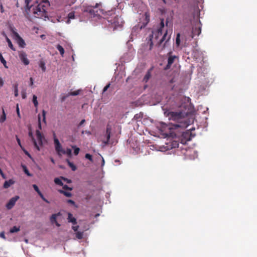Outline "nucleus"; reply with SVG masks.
<instances>
[{"instance_id":"f257e3e1","label":"nucleus","mask_w":257,"mask_h":257,"mask_svg":"<svg viewBox=\"0 0 257 257\" xmlns=\"http://www.w3.org/2000/svg\"><path fill=\"white\" fill-rule=\"evenodd\" d=\"M168 116L170 120L174 121L171 122L172 128H181L184 129L189 124L186 118L183 116L182 112L171 111L169 112Z\"/></svg>"},{"instance_id":"f704fd0d","label":"nucleus","mask_w":257,"mask_h":257,"mask_svg":"<svg viewBox=\"0 0 257 257\" xmlns=\"http://www.w3.org/2000/svg\"><path fill=\"white\" fill-rule=\"evenodd\" d=\"M7 42H8V45H9V47L13 50L15 51V48L13 46V45L12 44V42L11 41V40L7 38Z\"/></svg>"},{"instance_id":"de8ad7c7","label":"nucleus","mask_w":257,"mask_h":257,"mask_svg":"<svg viewBox=\"0 0 257 257\" xmlns=\"http://www.w3.org/2000/svg\"><path fill=\"white\" fill-rule=\"evenodd\" d=\"M110 83L107 84L103 88V93L105 92L110 87Z\"/></svg>"},{"instance_id":"5701e85b","label":"nucleus","mask_w":257,"mask_h":257,"mask_svg":"<svg viewBox=\"0 0 257 257\" xmlns=\"http://www.w3.org/2000/svg\"><path fill=\"white\" fill-rule=\"evenodd\" d=\"M58 191L60 193L64 194L66 197H70L72 196V193L70 192H67L63 190H59Z\"/></svg>"},{"instance_id":"c85d7f7f","label":"nucleus","mask_w":257,"mask_h":257,"mask_svg":"<svg viewBox=\"0 0 257 257\" xmlns=\"http://www.w3.org/2000/svg\"><path fill=\"white\" fill-rule=\"evenodd\" d=\"M33 102L34 104V106L36 107H37L38 106V102L37 101V96L35 95H34L33 96Z\"/></svg>"},{"instance_id":"ddd939ff","label":"nucleus","mask_w":257,"mask_h":257,"mask_svg":"<svg viewBox=\"0 0 257 257\" xmlns=\"http://www.w3.org/2000/svg\"><path fill=\"white\" fill-rule=\"evenodd\" d=\"M144 16V22H143L142 23H140L138 25V27L140 29L144 28L150 21V15L147 13H146Z\"/></svg>"},{"instance_id":"473e14b6","label":"nucleus","mask_w":257,"mask_h":257,"mask_svg":"<svg viewBox=\"0 0 257 257\" xmlns=\"http://www.w3.org/2000/svg\"><path fill=\"white\" fill-rule=\"evenodd\" d=\"M72 148L74 149V154L75 155H77L80 151V149L76 147L75 146H73Z\"/></svg>"},{"instance_id":"7ed1b4c3","label":"nucleus","mask_w":257,"mask_h":257,"mask_svg":"<svg viewBox=\"0 0 257 257\" xmlns=\"http://www.w3.org/2000/svg\"><path fill=\"white\" fill-rule=\"evenodd\" d=\"M171 38V35H168V31H166L163 37L161 38V39L158 42L157 45L158 46H161L162 45V49L165 48L166 46L167 45L168 42L169 41Z\"/></svg>"},{"instance_id":"052dcab7","label":"nucleus","mask_w":257,"mask_h":257,"mask_svg":"<svg viewBox=\"0 0 257 257\" xmlns=\"http://www.w3.org/2000/svg\"><path fill=\"white\" fill-rule=\"evenodd\" d=\"M30 1H31V0H25V3H26L27 6L29 5Z\"/></svg>"},{"instance_id":"680f3d73","label":"nucleus","mask_w":257,"mask_h":257,"mask_svg":"<svg viewBox=\"0 0 257 257\" xmlns=\"http://www.w3.org/2000/svg\"><path fill=\"white\" fill-rule=\"evenodd\" d=\"M150 41H151V43H150V49H151L152 48V46H153V42L152 41V39L151 38L150 39Z\"/></svg>"},{"instance_id":"bf43d9fd","label":"nucleus","mask_w":257,"mask_h":257,"mask_svg":"<svg viewBox=\"0 0 257 257\" xmlns=\"http://www.w3.org/2000/svg\"><path fill=\"white\" fill-rule=\"evenodd\" d=\"M0 236H1L2 238H6L5 235V232H1V233H0Z\"/></svg>"},{"instance_id":"aec40b11","label":"nucleus","mask_w":257,"mask_h":257,"mask_svg":"<svg viewBox=\"0 0 257 257\" xmlns=\"http://www.w3.org/2000/svg\"><path fill=\"white\" fill-rule=\"evenodd\" d=\"M14 183V181L12 180H9L8 181H6L4 184V187L5 188H9L11 185Z\"/></svg>"},{"instance_id":"4be33fe9","label":"nucleus","mask_w":257,"mask_h":257,"mask_svg":"<svg viewBox=\"0 0 257 257\" xmlns=\"http://www.w3.org/2000/svg\"><path fill=\"white\" fill-rule=\"evenodd\" d=\"M80 91L79 90H77L76 91L70 92L68 93V94H66V97H69L71 95H72V96L78 95V94H79Z\"/></svg>"},{"instance_id":"4c0bfd02","label":"nucleus","mask_w":257,"mask_h":257,"mask_svg":"<svg viewBox=\"0 0 257 257\" xmlns=\"http://www.w3.org/2000/svg\"><path fill=\"white\" fill-rule=\"evenodd\" d=\"M23 167L24 171L25 173L28 176H32V175L30 173L29 171H28V170L27 169V167L25 166H23Z\"/></svg>"},{"instance_id":"6e6d98bb","label":"nucleus","mask_w":257,"mask_h":257,"mask_svg":"<svg viewBox=\"0 0 257 257\" xmlns=\"http://www.w3.org/2000/svg\"><path fill=\"white\" fill-rule=\"evenodd\" d=\"M78 228H79V226L78 225L72 226V229L74 230V231H77Z\"/></svg>"},{"instance_id":"69168bd1","label":"nucleus","mask_w":257,"mask_h":257,"mask_svg":"<svg viewBox=\"0 0 257 257\" xmlns=\"http://www.w3.org/2000/svg\"><path fill=\"white\" fill-rule=\"evenodd\" d=\"M51 161L53 163L55 164V161L53 158H50Z\"/></svg>"},{"instance_id":"2f4dec72","label":"nucleus","mask_w":257,"mask_h":257,"mask_svg":"<svg viewBox=\"0 0 257 257\" xmlns=\"http://www.w3.org/2000/svg\"><path fill=\"white\" fill-rule=\"evenodd\" d=\"M20 227H17V226H15L13 227L10 229V232L11 233L17 232L20 231Z\"/></svg>"},{"instance_id":"c756f323","label":"nucleus","mask_w":257,"mask_h":257,"mask_svg":"<svg viewBox=\"0 0 257 257\" xmlns=\"http://www.w3.org/2000/svg\"><path fill=\"white\" fill-rule=\"evenodd\" d=\"M39 66L41 68L42 71L43 72H45L46 71V67H45V63L44 61H41L39 64Z\"/></svg>"},{"instance_id":"3c124183","label":"nucleus","mask_w":257,"mask_h":257,"mask_svg":"<svg viewBox=\"0 0 257 257\" xmlns=\"http://www.w3.org/2000/svg\"><path fill=\"white\" fill-rule=\"evenodd\" d=\"M67 202L68 203H70V204H72V205H75V202H74L73 200H71V199H69V200H68L67 201Z\"/></svg>"},{"instance_id":"b1692460","label":"nucleus","mask_w":257,"mask_h":257,"mask_svg":"<svg viewBox=\"0 0 257 257\" xmlns=\"http://www.w3.org/2000/svg\"><path fill=\"white\" fill-rule=\"evenodd\" d=\"M3 114L0 117V122H4L6 119V114L4 108L2 109Z\"/></svg>"},{"instance_id":"c9c22d12","label":"nucleus","mask_w":257,"mask_h":257,"mask_svg":"<svg viewBox=\"0 0 257 257\" xmlns=\"http://www.w3.org/2000/svg\"><path fill=\"white\" fill-rule=\"evenodd\" d=\"M68 19H73L75 18V13L74 12H70L68 14ZM69 20L68 21V23H69Z\"/></svg>"},{"instance_id":"e2e57ef3","label":"nucleus","mask_w":257,"mask_h":257,"mask_svg":"<svg viewBox=\"0 0 257 257\" xmlns=\"http://www.w3.org/2000/svg\"><path fill=\"white\" fill-rule=\"evenodd\" d=\"M14 90H16V89H18V84H15L14 85Z\"/></svg>"},{"instance_id":"0eeeda50","label":"nucleus","mask_w":257,"mask_h":257,"mask_svg":"<svg viewBox=\"0 0 257 257\" xmlns=\"http://www.w3.org/2000/svg\"><path fill=\"white\" fill-rule=\"evenodd\" d=\"M168 60L167 64L165 68V70L169 69L171 68L172 64L175 62L176 59H178V57L172 55V52L170 51L167 54Z\"/></svg>"},{"instance_id":"e433bc0d","label":"nucleus","mask_w":257,"mask_h":257,"mask_svg":"<svg viewBox=\"0 0 257 257\" xmlns=\"http://www.w3.org/2000/svg\"><path fill=\"white\" fill-rule=\"evenodd\" d=\"M83 232H77L76 233V236L78 239H81L83 238Z\"/></svg>"},{"instance_id":"bb28decb","label":"nucleus","mask_w":257,"mask_h":257,"mask_svg":"<svg viewBox=\"0 0 257 257\" xmlns=\"http://www.w3.org/2000/svg\"><path fill=\"white\" fill-rule=\"evenodd\" d=\"M0 60H1V62H2V63L3 64L4 67L6 68H8V67L7 65V62L5 60V59L4 58V57H3V55H2V54H1V53H0Z\"/></svg>"},{"instance_id":"423d86ee","label":"nucleus","mask_w":257,"mask_h":257,"mask_svg":"<svg viewBox=\"0 0 257 257\" xmlns=\"http://www.w3.org/2000/svg\"><path fill=\"white\" fill-rule=\"evenodd\" d=\"M164 27V20L161 19L160 23V28L152 32V37L154 38L155 40H158L159 37L162 35V29Z\"/></svg>"},{"instance_id":"13d9d810","label":"nucleus","mask_w":257,"mask_h":257,"mask_svg":"<svg viewBox=\"0 0 257 257\" xmlns=\"http://www.w3.org/2000/svg\"><path fill=\"white\" fill-rule=\"evenodd\" d=\"M85 122V119H82L79 123V124H78V127H80L81 126L84 122Z\"/></svg>"},{"instance_id":"39448f33","label":"nucleus","mask_w":257,"mask_h":257,"mask_svg":"<svg viewBox=\"0 0 257 257\" xmlns=\"http://www.w3.org/2000/svg\"><path fill=\"white\" fill-rule=\"evenodd\" d=\"M108 21L113 25L115 29L121 28L123 24L122 19L117 16H115L113 19L108 20Z\"/></svg>"},{"instance_id":"49530a36","label":"nucleus","mask_w":257,"mask_h":257,"mask_svg":"<svg viewBox=\"0 0 257 257\" xmlns=\"http://www.w3.org/2000/svg\"><path fill=\"white\" fill-rule=\"evenodd\" d=\"M42 115H43V121L44 122H46V112L44 110L42 111Z\"/></svg>"},{"instance_id":"dca6fc26","label":"nucleus","mask_w":257,"mask_h":257,"mask_svg":"<svg viewBox=\"0 0 257 257\" xmlns=\"http://www.w3.org/2000/svg\"><path fill=\"white\" fill-rule=\"evenodd\" d=\"M33 188L34 189V190L37 192V193L38 194V195L40 196V197L46 203H49L50 202L47 200L46 199L45 197L44 196V195H43V194L41 193V192L40 191V190H39L38 187L37 186V185L36 184H34L33 185Z\"/></svg>"},{"instance_id":"cd10ccee","label":"nucleus","mask_w":257,"mask_h":257,"mask_svg":"<svg viewBox=\"0 0 257 257\" xmlns=\"http://www.w3.org/2000/svg\"><path fill=\"white\" fill-rule=\"evenodd\" d=\"M63 154H67L68 156L71 157L72 155V151L70 149L67 148L66 151L63 150V152L62 153Z\"/></svg>"},{"instance_id":"864d4df0","label":"nucleus","mask_w":257,"mask_h":257,"mask_svg":"<svg viewBox=\"0 0 257 257\" xmlns=\"http://www.w3.org/2000/svg\"><path fill=\"white\" fill-rule=\"evenodd\" d=\"M4 82L3 79L0 77V87H2L4 85Z\"/></svg>"},{"instance_id":"2eb2a0df","label":"nucleus","mask_w":257,"mask_h":257,"mask_svg":"<svg viewBox=\"0 0 257 257\" xmlns=\"http://www.w3.org/2000/svg\"><path fill=\"white\" fill-rule=\"evenodd\" d=\"M21 60L23 62L25 65H28L29 64V60L27 58V55L25 52H22L19 55Z\"/></svg>"},{"instance_id":"4d7b16f0","label":"nucleus","mask_w":257,"mask_h":257,"mask_svg":"<svg viewBox=\"0 0 257 257\" xmlns=\"http://www.w3.org/2000/svg\"><path fill=\"white\" fill-rule=\"evenodd\" d=\"M14 94L15 97H17L19 95L18 93V89H16V90H14Z\"/></svg>"},{"instance_id":"a18cd8bd","label":"nucleus","mask_w":257,"mask_h":257,"mask_svg":"<svg viewBox=\"0 0 257 257\" xmlns=\"http://www.w3.org/2000/svg\"><path fill=\"white\" fill-rule=\"evenodd\" d=\"M63 188L65 190H70L71 191L72 190V188L69 187L68 185H63Z\"/></svg>"},{"instance_id":"338daca9","label":"nucleus","mask_w":257,"mask_h":257,"mask_svg":"<svg viewBox=\"0 0 257 257\" xmlns=\"http://www.w3.org/2000/svg\"><path fill=\"white\" fill-rule=\"evenodd\" d=\"M67 97H66V95L63 96L62 98V101H64L65 99L67 98Z\"/></svg>"},{"instance_id":"4468645a","label":"nucleus","mask_w":257,"mask_h":257,"mask_svg":"<svg viewBox=\"0 0 257 257\" xmlns=\"http://www.w3.org/2000/svg\"><path fill=\"white\" fill-rule=\"evenodd\" d=\"M36 134L37 136V139L38 142V146H43V140L44 139V136L41 134L39 130H36Z\"/></svg>"},{"instance_id":"72a5a7b5","label":"nucleus","mask_w":257,"mask_h":257,"mask_svg":"<svg viewBox=\"0 0 257 257\" xmlns=\"http://www.w3.org/2000/svg\"><path fill=\"white\" fill-rule=\"evenodd\" d=\"M179 147V143L177 141H173L171 144L172 148H176Z\"/></svg>"},{"instance_id":"0e129e2a","label":"nucleus","mask_w":257,"mask_h":257,"mask_svg":"<svg viewBox=\"0 0 257 257\" xmlns=\"http://www.w3.org/2000/svg\"><path fill=\"white\" fill-rule=\"evenodd\" d=\"M1 11L2 13H4V7L2 5H1Z\"/></svg>"},{"instance_id":"f03ea898","label":"nucleus","mask_w":257,"mask_h":257,"mask_svg":"<svg viewBox=\"0 0 257 257\" xmlns=\"http://www.w3.org/2000/svg\"><path fill=\"white\" fill-rule=\"evenodd\" d=\"M49 6L50 3L48 0H42L33 9L34 17L38 18L48 17L47 10Z\"/></svg>"},{"instance_id":"79ce46f5","label":"nucleus","mask_w":257,"mask_h":257,"mask_svg":"<svg viewBox=\"0 0 257 257\" xmlns=\"http://www.w3.org/2000/svg\"><path fill=\"white\" fill-rule=\"evenodd\" d=\"M176 43L177 46L180 45V34H178L177 35L176 39Z\"/></svg>"},{"instance_id":"f3484780","label":"nucleus","mask_w":257,"mask_h":257,"mask_svg":"<svg viewBox=\"0 0 257 257\" xmlns=\"http://www.w3.org/2000/svg\"><path fill=\"white\" fill-rule=\"evenodd\" d=\"M201 32V29L200 27L193 28L192 31L191 37L193 38L195 36H199Z\"/></svg>"},{"instance_id":"09e8293b","label":"nucleus","mask_w":257,"mask_h":257,"mask_svg":"<svg viewBox=\"0 0 257 257\" xmlns=\"http://www.w3.org/2000/svg\"><path fill=\"white\" fill-rule=\"evenodd\" d=\"M61 179H62V180H64L65 181H66V182L67 183H71V180H69V179H67V178H64V177H61Z\"/></svg>"},{"instance_id":"ea45409f","label":"nucleus","mask_w":257,"mask_h":257,"mask_svg":"<svg viewBox=\"0 0 257 257\" xmlns=\"http://www.w3.org/2000/svg\"><path fill=\"white\" fill-rule=\"evenodd\" d=\"M143 117V114L142 113H139V114H136L135 116H134V118L136 120H138L139 119H141L142 117Z\"/></svg>"},{"instance_id":"a19ab883","label":"nucleus","mask_w":257,"mask_h":257,"mask_svg":"<svg viewBox=\"0 0 257 257\" xmlns=\"http://www.w3.org/2000/svg\"><path fill=\"white\" fill-rule=\"evenodd\" d=\"M22 150L23 151V152H24V153L28 156L29 157L30 159H32V157L31 156V155H30V154L24 148H23V149H22Z\"/></svg>"},{"instance_id":"6e6552de","label":"nucleus","mask_w":257,"mask_h":257,"mask_svg":"<svg viewBox=\"0 0 257 257\" xmlns=\"http://www.w3.org/2000/svg\"><path fill=\"white\" fill-rule=\"evenodd\" d=\"M191 133L189 131H187L182 133L181 142L182 144H185L187 141L191 140Z\"/></svg>"},{"instance_id":"8fccbe9b","label":"nucleus","mask_w":257,"mask_h":257,"mask_svg":"<svg viewBox=\"0 0 257 257\" xmlns=\"http://www.w3.org/2000/svg\"><path fill=\"white\" fill-rule=\"evenodd\" d=\"M22 97L23 99H25L27 97L26 93L25 91L22 92Z\"/></svg>"},{"instance_id":"37998d69","label":"nucleus","mask_w":257,"mask_h":257,"mask_svg":"<svg viewBox=\"0 0 257 257\" xmlns=\"http://www.w3.org/2000/svg\"><path fill=\"white\" fill-rule=\"evenodd\" d=\"M38 127L40 130H41L42 126H41V116H40V114H39L38 116Z\"/></svg>"},{"instance_id":"7c9ffc66","label":"nucleus","mask_w":257,"mask_h":257,"mask_svg":"<svg viewBox=\"0 0 257 257\" xmlns=\"http://www.w3.org/2000/svg\"><path fill=\"white\" fill-rule=\"evenodd\" d=\"M54 182L55 183V184L59 185L60 186L63 185V183H62L61 180L58 178H55Z\"/></svg>"},{"instance_id":"20e7f679","label":"nucleus","mask_w":257,"mask_h":257,"mask_svg":"<svg viewBox=\"0 0 257 257\" xmlns=\"http://www.w3.org/2000/svg\"><path fill=\"white\" fill-rule=\"evenodd\" d=\"M99 5V4H96L95 6H87L85 8L84 12L88 13L90 15L93 16L99 15L100 14L98 13V10H95L98 8Z\"/></svg>"},{"instance_id":"9d476101","label":"nucleus","mask_w":257,"mask_h":257,"mask_svg":"<svg viewBox=\"0 0 257 257\" xmlns=\"http://www.w3.org/2000/svg\"><path fill=\"white\" fill-rule=\"evenodd\" d=\"M19 196H15L12 197L6 205L8 209H11L15 205L17 201L19 199Z\"/></svg>"},{"instance_id":"a211bd4d","label":"nucleus","mask_w":257,"mask_h":257,"mask_svg":"<svg viewBox=\"0 0 257 257\" xmlns=\"http://www.w3.org/2000/svg\"><path fill=\"white\" fill-rule=\"evenodd\" d=\"M29 136L31 138L32 141H33V144L38 151L40 150V146H38L35 139L34 138L33 133L31 131L29 132Z\"/></svg>"},{"instance_id":"c03bdc74","label":"nucleus","mask_w":257,"mask_h":257,"mask_svg":"<svg viewBox=\"0 0 257 257\" xmlns=\"http://www.w3.org/2000/svg\"><path fill=\"white\" fill-rule=\"evenodd\" d=\"M16 140H17L18 145L20 146L21 148L23 149L24 147L22 146V145L21 144L20 139L18 138V137L17 136H16Z\"/></svg>"},{"instance_id":"774afa93","label":"nucleus","mask_w":257,"mask_h":257,"mask_svg":"<svg viewBox=\"0 0 257 257\" xmlns=\"http://www.w3.org/2000/svg\"><path fill=\"white\" fill-rule=\"evenodd\" d=\"M102 166H103L104 164V160L103 158H102Z\"/></svg>"},{"instance_id":"a878e982","label":"nucleus","mask_w":257,"mask_h":257,"mask_svg":"<svg viewBox=\"0 0 257 257\" xmlns=\"http://www.w3.org/2000/svg\"><path fill=\"white\" fill-rule=\"evenodd\" d=\"M56 48L59 51L60 54L62 56H63L64 53V52H65L64 49L63 48V47L62 46H61L60 45H57L56 46Z\"/></svg>"},{"instance_id":"58836bf2","label":"nucleus","mask_w":257,"mask_h":257,"mask_svg":"<svg viewBox=\"0 0 257 257\" xmlns=\"http://www.w3.org/2000/svg\"><path fill=\"white\" fill-rule=\"evenodd\" d=\"M85 157L86 159H88L89 161H90L91 162H93V159L92 156L89 154H86Z\"/></svg>"},{"instance_id":"f8f14e48","label":"nucleus","mask_w":257,"mask_h":257,"mask_svg":"<svg viewBox=\"0 0 257 257\" xmlns=\"http://www.w3.org/2000/svg\"><path fill=\"white\" fill-rule=\"evenodd\" d=\"M61 213L60 212L57 213H55V214H53L51 215V216L50 217V221L52 223H55L56 224V225L58 227H60L61 226L60 224L57 221V217L58 216H61Z\"/></svg>"},{"instance_id":"393cba45","label":"nucleus","mask_w":257,"mask_h":257,"mask_svg":"<svg viewBox=\"0 0 257 257\" xmlns=\"http://www.w3.org/2000/svg\"><path fill=\"white\" fill-rule=\"evenodd\" d=\"M151 70H149L147 72V73H146V74L145 75V76L144 78V81H145L146 82H147L149 80L150 78L151 77Z\"/></svg>"},{"instance_id":"412c9836","label":"nucleus","mask_w":257,"mask_h":257,"mask_svg":"<svg viewBox=\"0 0 257 257\" xmlns=\"http://www.w3.org/2000/svg\"><path fill=\"white\" fill-rule=\"evenodd\" d=\"M66 162L68 163L69 166L71 168L72 170L75 171L77 169L76 166L72 162H71L68 159L66 160Z\"/></svg>"},{"instance_id":"9b49d317","label":"nucleus","mask_w":257,"mask_h":257,"mask_svg":"<svg viewBox=\"0 0 257 257\" xmlns=\"http://www.w3.org/2000/svg\"><path fill=\"white\" fill-rule=\"evenodd\" d=\"M111 126L109 124H107L106 126V140L105 141H103V143L105 145L108 144L109 139L110 138V135L111 133Z\"/></svg>"},{"instance_id":"6ab92c4d","label":"nucleus","mask_w":257,"mask_h":257,"mask_svg":"<svg viewBox=\"0 0 257 257\" xmlns=\"http://www.w3.org/2000/svg\"><path fill=\"white\" fill-rule=\"evenodd\" d=\"M68 222L72 223L74 225L77 224L76 219L74 217L71 213H68Z\"/></svg>"},{"instance_id":"5fc2aeb1","label":"nucleus","mask_w":257,"mask_h":257,"mask_svg":"<svg viewBox=\"0 0 257 257\" xmlns=\"http://www.w3.org/2000/svg\"><path fill=\"white\" fill-rule=\"evenodd\" d=\"M17 113L18 116L20 117V110H19L18 104H17Z\"/></svg>"},{"instance_id":"603ef678","label":"nucleus","mask_w":257,"mask_h":257,"mask_svg":"<svg viewBox=\"0 0 257 257\" xmlns=\"http://www.w3.org/2000/svg\"><path fill=\"white\" fill-rule=\"evenodd\" d=\"M30 86L32 87L34 84V80L32 77H31L30 78Z\"/></svg>"},{"instance_id":"1a4fd4ad","label":"nucleus","mask_w":257,"mask_h":257,"mask_svg":"<svg viewBox=\"0 0 257 257\" xmlns=\"http://www.w3.org/2000/svg\"><path fill=\"white\" fill-rule=\"evenodd\" d=\"M54 136V142L55 144V150L58 155H60V153L63 152V149L62 148L61 145L60 144L58 139L56 137L55 134H53Z\"/></svg>"}]
</instances>
